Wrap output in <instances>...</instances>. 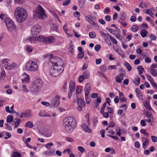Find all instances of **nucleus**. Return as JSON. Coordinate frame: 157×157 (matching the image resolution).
Wrapping results in <instances>:
<instances>
[{
  "mask_svg": "<svg viewBox=\"0 0 157 157\" xmlns=\"http://www.w3.org/2000/svg\"><path fill=\"white\" fill-rule=\"evenodd\" d=\"M14 15L17 21L19 23L24 22L28 16L26 10L19 6L16 8L14 11Z\"/></svg>",
  "mask_w": 157,
  "mask_h": 157,
  "instance_id": "obj_1",
  "label": "nucleus"
},
{
  "mask_svg": "<svg viewBox=\"0 0 157 157\" xmlns=\"http://www.w3.org/2000/svg\"><path fill=\"white\" fill-rule=\"evenodd\" d=\"M63 126L66 130L69 133L71 132L77 125L75 120L73 117H69L64 120Z\"/></svg>",
  "mask_w": 157,
  "mask_h": 157,
  "instance_id": "obj_2",
  "label": "nucleus"
},
{
  "mask_svg": "<svg viewBox=\"0 0 157 157\" xmlns=\"http://www.w3.org/2000/svg\"><path fill=\"white\" fill-rule=\"evenodd\" d=\"M43 83L42 81L40 78L35 80L30 88L31 91L33 93H36L41 87Z\"/></svg>",
  "mask_w": 157,
  "mask_h": 157,
  "instance_id": "obj_3",
  "label": "nucleus"
},
{
  "mask_svg": "<svg viewBox=\"0 0 157 157\" xmlns=\"http://www.w3.org/2000/svg\"><path fill=\"white\" fill-rule=\"evenodd\" d=\"M64 68L57 67V66H52L49 71L50 75L53 77H56L59 75L63 71Z\"/></svg>",
  "mask_w": 157,
  "mask_h": 157,
  "instance_id": "obj_4",
  "label": "nucleus"
},
{
  "mask_svg": "<svg viewBox=\"0 0 157 157\" xmlns=\"http://www.w3.org/2000/svg\"><path fill=\"white\" fill-rule=\"evenodd\" d=\"M25 68L29 71H35L38 70V66L36 62L30 60L27 63Z\"/></svg>",
  "mask_w": 157,
  "mask_h": 157,
  "instance_id": "obj_5",
  "label": "nucleus"
},
{
  "mask_svg": "<svg viewBox=\"0 0 157 157\" xmlns=\"http://www.w3.org/2000/svg\"><path fill=\"white\" fill-rule=\"evenodd\" d=\"M50 62L52 64V66H57V67L62 68H64V64L62 60L59 57L54 58V59L50 60Z\"/></svg>",
  "mask_w": 157,
  "mask_h": 157,
  "instance_id": "obj_6",
  "label": "nucleus"
},
{
  "mask_svg": "<svg viewBox=\"0 0 157 157\" xmlns=\"http://www.w3.org/2000/svg\"><path fill=\"white\" fill-rule=\"evenodd\" d=\"M9 61V60L7 59H5L2 60V62L4 64V67L6 69L9 70L17 67L16 63H10Z\"/></svg>",
  "mask_w": 157,
  "mask_h": 157,
  "instance_id": "obj_7",
  "label": "nucleus"
},
{
  "mask_svg": "<svg viewBox=\"0 0 157 157\" xmlns=\"http://www.w3.org/2000/svg\"><path fill=\"white\" fill-rule=\"evenodd\" d=\"M5 22L8 30L12 32L16 29V26L12 21L9 18H6L5 20Z\"/></svg>",
  "mask_w": 157,
  "mask_h": 157,
  "instance_id": "obj_8",
  "label": "nucleus"
},
{
  "mask_svg": "<svg viewBox=\"0 0 157 157\" xmlns=\"http://www.w3.org/2000/svg\"><path fill=\"white\" fill-rule=\"evenodd\" d=\"M36 13L38 15V17L40 19L43 20L47 17L43 9L40 6L39 8L36 11Z\"/></svg>",
  "mask_w": 157,
  "mask_h": 157,
  "instance_id": "obj_9",
  "label": "nucleus"
},
{
  "mask_svg": "<svg viewBox=\"0 0 157 157\" xmlns=\"http://www.w3.org/2000/svg\"><path fill=\"white\" fill-rule=\"evenodd\" d=\"M77 101L78 107H77V110L79 111L82 110V108L84 107L86 104L84 100L82 98H77Z\"/></svg>",
  "mask_w": 157,
  "mask_h": 157,
  "instance_id": "obj_10",
  "label": "nucleus"
},
{
  "mask_svg": "<svg viewBox=\"0 0 157 157\" xmlns=\"http://www.w3.org/2000/svg\"><path fill=\"white\" fill-rule=\"evenodd\" d=\"M60 102V98L58 96L55 97L51 102V106L55 107H58Z\"/></svg>",
  "mask_w": 157,
  "mask_h": 157,
  "instance_id": "obj_11",
  "label": "nucleus"
},
{
  "mask_svg": "<svg viewBox=\"0 0 157 157\" xmlns=\"http://www.w3.org/2000/svg\"><path fill=\"white\" fill-rule=\"evenodd\" d=\"M41 30L40 26L37 25L33 26L31 31L33 35H36L39 33Z\"/></svg>",
  "mask_w": 157,
  "mask_h": 157,
  "instance_id": "obj_12",
  "label": "nucleus"
},
{
  "mask_svg": "<svg viewBox=\"0 0 157 157\" xmlns=\"http://www.w3.org/2000/svg\"><path fill=\"white\" fill-rule=\"evenodd\" d=\"M91 90L90 84L89 83H87L85 86L84 91L85 95H89Z\"/></svg>",
  "mask_w": 157,
  "mask_h": 157,
  "instance_id": "obj_13",
  "label": "nucleus"
},
{
  "mask_svg": "<svg viewBox=\"0 0 157 157\" xmlns=\"http://www.w3.org/2000/svg\"><path fill=\"white\" fill-rule=\"evenodd\" d=\"M81 126L83 130L85 132L89 133L91 132V129L85 124H82Z\"/></svg>",
  "mask_w": 157,
  "mask_h": 157,
  "instance_id": "obj_14",
  "label": "nucleus"
},
{
  "mask_svg": "<svg viewBox=\"0 0 157 157\" xmlns=\"http://www.w3.org/2000/svg\"><path fill=\"white\" fill-rule=\"evenodd\" d=\"M142 147L145 149L146 148V146L149 144V140L147 138L143 137L142 139Z\"/></svg>",
  "mask_w": 157,
  "mask_h": 157,
  "instance_id": "obj_15",
  "label": "nucleus"
},
{
  "mask_svg": "<svg viewBox=\"0 0 157 157\" xmlns=\"http://www.w3.org/2000/svg\"><path fill=\"white\" fill-rule=\"evenodd\" d=\"M23 112L25 117H29L32 116V111L30 110H27Z\"/></svg>",
  "mask_w": 157,
  "mask_h": 157,
  "instance_id": "obj_16",
  "label": "nucleus"
},
{
  "mask_svg": "<svg viewBox=\"0 0 157 157\" xmlns=\"http://www.w3.org/2000/svg\"><path fill=\"white\" fill-rule=\"evenodd\" d=\"M46 44H48L54 42L55 40V37L51 36H49L47 38Z\"/></svg>",
  "mask_w": 157,
  "mask_h": 157,
  "instance_id": "obj_17",
  "label": "nucleus"
},
{
  "mask_svg": "<svg viewBox=\"0 0 157 157\" xmlns=\"http://www.w3.org/2000/svg\"><path fill=\"white\" fill-rule=\"evenodd\" d=\"M118 90L119 93V96L120 100L121 101L126 102L127 99L124 97V94L119 90Z\"/></svg>",
  "mask_w": 157,
  "mask_h": 157,
  "instance_id": "obj_18",
  "label": "nucleus"
},
{
  "mask_svg": "<svg viewBox=\"0 0 157 157\" xmlns=\"http://www.w3.org/2000/svg\"><path fill=\"white\" fill-rule=\"evenodd\" d=\"M68 50L72 55H73L74 52V45L72 41L69 45Z\"/></svg>",
  "mask_w": 157,
  "mask_h": 157,
  "instance_id": "obj_19",
  "label": "nucleus"
},
{
  "mask_svg": "<svg viewBox=\"0 0 157 157\" xmlns=\"http://www.w3.org/2000/svg\"><path fill=\"white\" fill-rule=\"evenodd\" d=\"M98 155V152H93L92 151H90L88 153V157H96Z\"/></svg>",
  "mask_w": 157,
  "mask_h": 157,
  "instance_id": "obj_20",
  "label": "nucleus"
},
{
  "mask_svg": "<svg viewBox=\"0 0 157 157\" xmlns=\"http://www.w3.org/2000/svg\"><path fill=\"white\" fill-rule=\"evenodd\" d=\"M75 85L74 82L71 81L69 83L70 91H73L75 89Z\"/></svg>",
  "mask_w": 157,
  "mask_h": 157,
  "instance_id": "obj_21",
  "label": "nucleus"
},
{
  "mask_svg": "<svg viewBox=\"0 0 157 157\" xmlns=\"http://www.w3.org/2000/svg\"><path fill=\"white\" fill-rule=\"evenodd\" d=\"M82 75L84 77L85 79L89 78L90 77V73L88 70H86L84 71Z\"/></svg>",
  "mask_w": 157,
  "mask_h": 157,
  "instance_id": "obj_22",
  "label": "nucleus"
},
{
  "mask_svg": "<svg viewBox=\"0 0 157 157\" xmlns=\"http://www.w3.org/2000/svg\"><path fill=\"white\" fill-rule=\"evenodd\" d=\"M38 115L41 117H50L51 116L47 113H45L43 112H40L38 114Z\"/></svg>",
  "mask_w": 157,
  "mask_h": 157,
  "instance_id": "obj_23",
  "label": "nucleus"
},
{
  "mask_svg": "<svg viewBox=\"0 0 157 157\" xmlns=\"http://www.w3.org/2000/svg\"><path fill=\"white\" fill-rule=\"evenodd\" d=\"M51 29L53 31L57 32L58 27L55 23H53L51 24Z\"/></svg>",
  "mask_w": 157,
  "mask_h": 157,
  "instance_id": "obj_24",
  "label": "nucleus"
},
{
  "mask_svg": "<svg viewBox=\"0 0 157 157\" xmlns=\"http://www.w3.org/2000/svg\"><path fill=\"white\" fill-rule=\"evenodd\" d=\"M22 82L24 83L25 82L26 83L29 82H30V79L29 76L27 74H26V77L25 78L21 79Z\"/></svg>",
  "mask_w": 157,
  "mask_h": 157,
  "instance_id": "obj_25",
  "label": "nucleus"
},
{
  "mask_svg": "<svg viewBox=\"0 0 157 157\" xmlns=\"http://www.w3.org/2000/svg\"><path fill=\"white\" fill-rule=\"evenodd\" d=\"M37 39H39L42 41L43 42H44L46 44L47 38L42 36H40L37 37Z\"/></svg>",
  "mask_w": 157,
  "mask_h": 157,
  "instance_id": "obj_26",
  "label": "nucleus"
},
{
  "mask_svg": "<svg viewBox=\"0 0 157 157\" xmlns=\"http://www.w3.org/2000/svg\"><path fill=\"white\" fill-rule=\"evenodd\" d=\"M120 15L121 17L119 20V21L121 23L122 21L125 19V15L124 14V13L123 12L121 13Z\"/></svg>",
  "mask_w": 157,
  "mask_h": 157,
  "instance_id": "obj_27",
  "label": "nucleus"
},
{
  "mask_svg": "<svg viewBox=\"0 0 157 157\" xmlns=\"http://www.w3.org/2000/svg\"><path fill=\"white\" fill-rule=\"evenodd\" d=\"M44 57L45 58H48V59H49L50 62L51 60H52V59H54V58H53V55L51 54H46L44 55Z\"/></svg>",
  "mask_w": 157,
  "mask_h": 157,
  "instance_id": "obj_28",
  "label": "nucleus"
},
{
  "mask_svg": "<svg viewBox=\"0 0 157 157\" xmlns=\"http://www.w3.org/2000/svg\"><path fill=\"white\" fill-rule=\"evenodd\" d=\"M150 70V73L151 75L154 76H155L157 74V70L155 69L151 68Z\"/></svg>",
  "mask_w": 157,
  "mask_h": 157,
  "instance_id": "obj_29",
  "label": "nucleus"
},
{
  "mask_svg": "<svg viewBox=\"0 0 157 157\" xmlns=\"http://www.w3.org/2000/svg\"><path fill=\"white\" fill-rule=\"evenodd\" d=\"M13 120V116L11 115H9L6 118V122L7 123H10Z\"/></svg>",
  "mask_w": 157,
  "mask_h": 157,
  "instance_id": "obj_30",
  "label": "nucleus"
},
{
  "mask_svg": "<svg viewBox=\"0 0 157 157\" xmlns=\"http://www.w3.org/2000/svg\"><path fill=\"white\" fill-rule=\"evenodd\" d=\"M25 126L30 128H33V124L30 121L27 122L25 125Z\"/></svg>",
  "mask_w": 157,
  "mask_h": 157,
  "instance_id": "obj_31",
  "label": "nucleus"
},
{
  "mask_svg": "<svg viewBox=\"0 0 157 157\" xmlns=\"http://www.w3.org/2000/svg\"><path fill=\"white\" fill-rule=\"evenodd\" d=\"M133 82L135 85L136 86L139 85L140 82V78L138 77V78H135L134 80H133Z\"/></svg>",
  "mask_w": 157,
  "mask_h": 157,
  "instance_id": "obj_32",
  "label": "nucleus"
},
{
  "mask_svg": "<svg viewBox=\"0 0 157 157\" xmlns=\"http://www.w3.org/2000/svg\"><path fill=\"white\" fill-rule=\"evenodd\" d=\"M115 79L116 82L118 83H122V81L123 79V78H122V77H120V76L117 75Z\"/></svg>",
  "mask_w": 157,
  "mask_h": 157,
  "instance_id": "obj_33",
  "label": "nucleus"
},
{
  "mask_svg": "<svg viewBox=\"0 0 157 157\" xmlns=\"http://www.w3.org/2000/svg\"><path fill=\"white\" fill-rule=\"evenodd\" d=\"M106 110L108 113L113 114L114 113V111L113 109L110 107L107 106L106 108Z\"/></svg>",
  "mask_w": 157,
  "mask_h": 157,
  "instance_id": "obj_34",
  "label": "nucleus"
},
{
  "mask_svg": "<svg viewBox=\"0 0 157 157\" xmlns=\"http://www.w3.org/2000/svg\"><path fill=\"white\" fill-rule=\"evenodd\" d=\"M100 112L103 115L104 117L105 118H108L109 117L108 113L107 112H104V110H103L102 111H100Z\"/></svg>",
  "mask_w": 157,
  "mask_h": 157,
  "instance_id": "obj_35",
  "label": "nucleus"
},
{
  "mask_svg": "<svg viewBox=\"0 0 157 157\" xmlns=\"http://www.w3.org/2000/svg\"><path fill=\"white\" fill-rule=\"evenodd\" d=\"M124 65L126 67L128 71H130L131 70L132 67L127 62H125L124 63Z\"/></svg>",
  "mask_w": 157,
  "mask_h": 157,
  "instance_id": "obj_36",
  "label": "nucleus"
},
{
  "mask_svg": "<svg viewBox=\"0 0 157 157\" xmlns=\"http://www.w3.org/2000/svg\"><path fill=\"white\" fill-rule=\"evenodd\" d=\"M86 2V0H82L81 1H78L80 8H83V6L85 4Z\"/></svg>",
  "mask_w": 157,
  "mask_h": 157,
  "instance_id": "obj_37",
  "label": "nucleus"
},
{
  "mask_svg": "<svg viewBox=\"0 0 157 157\" xmlns=\"http://www.w3.org/2000/svg\"><path fill=\"white\" fill-rule=\"evenodd\" d=\"M88 95H85L86 103L87 104H89L91 101V98L90 97L88 96Z\"/></svg>",
  "mask_w": 157,
  "mask_h": 157,
  "instance_id": "obj_38",
  "label": "nucleus"
},
{
  "mask_svg": "<svg viewBox=\"0 0 157 157\" xmlns=\"http://www.w3.org/2000/svg\"><path fill=\"white\" fill-rule=\"evenodd\" d=\"M139 29V27L136 25H133L131 28V30L133 32H136Z\"/></svg>",
  "mask_w": 157,
  "mask_h": 157,
  "instance_id": "obj_39",
  "label": "nucleus"
},
{
  "mask_svg": "<svg viewBox=\"0 0 157 157\" xmlns=\"http://www.w3.org/2000/svg\"><path fill=\"white\" fill-rule=\"evenodd\" d=\"M147 33V32L145 30H142L140 32V35L143 37H145L146 36V34Z\"/></svg>",
  "mask_w": 157,
  "mask_h": 157,
  "instance_id": "obj_40",
  "label": "nucleus"
},
{
  "mask_svg": "<svg viewBox=\"0 0 157 157\" xmlns=\"http://www.w3.org/2000/svg\"><path fill=\"white\" fill-rule=\"evenodd\" d=\"M84 56V52H79L77 58L79 59H82L83 57Z\"/></svg>",
  "mask_w": 157,
  "mask_h": 157,
  "instance_id": "obj_41",
  "label": "nucleus"
},
{
  "mask_svg": "<svg viewBox=\"0 0 157 157\" xmlns=\"http://www.w3.org/2000/svg\"><path fill=\"white\" fill-rule=\"evenodd\" d=\"M116 51L122 57H124V54L121 50L117 49L116 50Z\"/></svg>",
  "mask_w": 157,
  "mask_h": 157,
  "instance_id": "obj_42",
  "label": "nucleus"
},
{
  "mask_svg": "<svg viewBox=\"0 0 157 157\" xmlns=\"http://www.w3.org/2000/svg\"><path fill=\"white\" fill-rule=\"evenodd\" d=\"M106 29L108 30L111 34L113 35H115V34L116 32V30H115L107 28H106Z\"/></svg>",
  "mask_w": 157,
  "mask_h": 157,
  "instance_id": "obj_43",
  "label": "nucleus"
},
{
  "mask_svg": "<svg viewBox=\"0 0 157 157\" xmlns=\"http://www.w3.org/2000/svg\"><path fill=\"white\" fill-rule=\"evenodd\" d=\"M27 39L29 42L32 43L34 41L36 40V38L34 37H29Z\"/></svg>",
  "mask_w": 157,
  "mask_h": 157,
  "instance_id": "obj_44",
  "label": "nucleus"
},
{
  "mask_svg": "<svg viewBox=\"0 0 157 157\" xmlns=\"http://www.w3.org/2000/svg\"><path fill=\"white\" fill-rule=\"evenodd\" d=\"M76 91L77 94H80L82 91V87L80 86H78L76 87Z\"/></svg>",
  "mask_w": 157,
  "mask_h": 157,
  "instance_id": "obj_45",
  "label": "nucleus"
},
{
  "mask_svg": "<svg viewBox=\"0 0 157 157\" xmlns=\"http://www.w3.org/2000/svg\"><path fill=\"white\" fill-rule=\"evenodd\" d=\"M5 72L4 71H2L1 73V76H0V79L1 80H4L5 77Z\"/></svg>",
  "mask_w": 157,
  "mask_h": 157,
  "instance_id": "obj_46",
  "label": "nucleus"
},
{
  "mask_svg": "<svg viewBox=\"0 0 157 157\" xmlns=\"http://www.w3.org/2000/svg\"><path fill=\"white\" fill-rule=\"evenodd\" d=\"M5 109L7 113H15L16 112L15 111H11L10 110L9 107L8 106H6L5 107Z\"/></svg>",
  "mask_w": 157,
  "mask_h": 157,
  "instance_id": "obj_47",
  "label": "nucleus"
},
{
  "mask_svg": "<svg viewBox=\"0 0 157 157\" xmlns=\"http://www.w3.org/2000/svg\"><path fill=\"white\" fill-rule=\"evenodd\" d=\"M92 25L93 27L95 28L96 29L98 30L99 29V27L97 23H95L94 21L93 22V23H92Z\"/></svg>",
  "mask_w": 157,
  "mask_h": 157,
  "instance_id": "obj_48",
  "label": "nucleus"
},
{
  "mask_svg": "<svg viewBox=\"0 0 157 157\" xmlns=\"http://www.w3.org/2000/svg\"><path fill=\"white\" fill-rule=\"evenodd\" d=\"M85 19L90 23V24H92L94 21H93L92 19H91L90 17H89L87 16H85Z\"/></svg>",
  "mask_w": 157,
  "mask_h": 157,
  "instance_id": "obj_49",
  "label": "nucleus"
},
{
  "mask_svg": "<svg viewBox=\"0 0 157 157\" xmlns=\"http://www.w3.org/2000/svg\"><path fill=\"white\" fill-rule=\"evenodd\" d=\"M53 145V144L52 142L48 143L45 145V147L47 149H50L51 148V146Z\"/></svg>",
  "mask_w": 157,
  "mask_h": 157,
  "instance_id": "obj_50",
  "label": "nucleus"
},
{
  "mask_svg": "<svg viewBox=\"0 0 157 157\" xmlns=\"http://www.w3.org/2000/svg\"><path fill=\"white\" fill-rule=\"evenodd\" d=\"M90 37L91 38H94L96 36V34L95 33L93 32H90L89 33Z\"/></svg>",
  "mask_w": 157,
  "mask_h": 157,
  "instance_id": "obj_51",
  "label": "nucleus"
},
{
  "mask_svg": "<svg viewBox=\"0 0 157 157\" xmlns=\"http://www.w3.org/2000/svg\"><path fill=\"white\" fill-rule=\"evenodd\" d=\"M13 157H21V155L18 152H14L13 155Z\"/></svg>",
  "mask_w": 157,
  "mask_h": 157,
  "instance_id": "obj_52",
  "label": "nucleus"
},
{
  "mask_svg": "<svg viewBox=\"0 0 157 157\" xmlns=\"http://www.w3.org/2000/svg\"><path fill=\"white\" fill-rule=\"evenodd\" d=\"M78 150L81 153H83L85 151V149L82 146H79L78 147Z\"/></svg>",
  "mask_w": 157,
  "mask_h": 157,
  "instance_id": "obj_53",
  "label": "nucleus"
},
{
  "mask_svg": "<svg viewBox=\"0 0 157 157\" xmlns=\"http://www.w3.org/2000/svg\"><path fill=\"white\" fill-rule=\"evenodd\" d=\"M146 13L149 15H151V14H154L151 11L150 9H146Z\"/></svg>",
  "mask_w": 157,
  "mask_h": 157,
  "instance_id": "obj_54",
  "label": "nucleus"
},
{
  "mask_svg": "<svg viewBox=\"0 0 157 157\" xmlns=\"http://www.w3.org/2000/svg\"><path fill=\"white\" fill-rule=\"evenodd\" d=\"M146 105L145 106V108L147 109H148L149 110H152L151 106H150L149 104H148L147 102H146Z\"/></svg>",
  "mask_w": 157,
  "mask_h": 157,
  "instance_id": "obj_55",
  "label": "nucleus"
},
{
  "mask_svg": "<svg viewBox=\"0 0 157 157\" xmlns=\"http://www.w3.org/2000/svg\"><path fill=\"white\" fill-rule=\"evenodd\" d=\"M71 2V0H66L63 3V6H66L69 5Z\"/></svg>",
  "mask_w": 157,
  "mask_h": 157,
  "instance_id": "obj_56",
  "label": "nucleus"
},
{
  "mask_svg": "<svg viewBox=\"0 0 157 157\" xmlns=\"http://www.w3.org/2000/svg\"><path fill=\"white\" fill-rule=\"evenodd\" d=\"M101 48V46L99 44H97L94 47V49L96 51H99Z\"/></svg>",
  "mask_w": 157,
  "mask_h": 157,
  "instance_id": "obj_57",
  "label": "nucleus"
},
{
  "mask_svg": "<svg viewBox=\"0 0 157 157\" xmlns=\"http://www.w3.org/2000/svg\"><path fill=\"white\" fill-rule=\"evenodd\" d=\"M105 42L106 43H107L108 44H109L110 46L112 44L111 42L110 41V40L107 37H106V38H105Z\"/></svg>",
  "mask_w": 157,
  "mask_h": 157,
  "instance_id": "obj_58",
  "label": "nucleus"
},
{
  "mask_svg": "<svg viewBox=\"0 0 157 157\" xmlns=\"http://www.w3.org/2000/svg\"><path fill=\"white\" fill-rule=\"evenodd\" d=\"M5 125L6 126V129H7L9 131L12 130V128L10 124L7 123H6L5 124Z\"/></svg>",
  "mask_w": 157,
  "mask_h": 157,
  "instance_id": "obj_59",
  "label": "nucleus"
},
{
  "mask_svg": "<svg viewBox=\"0 0 157 157\" xmlns=\"http://www.w3.org/2000/svg\"><path fill=\"white\" fill-rule=\"evenodd\" d=\"M110 12V8L109 7H107L105 9L104 13L106 14H108Z\"/></svg>",
  "mask_w": 157,
  "mask_h": 157,
  "instance_id": "obj_60",
  "label": "nucleus"
},
{
  "mask_svg": "<svg viewBox=\"0 0 157 157\" xmlns=\"http://www.w3.org/2000/svg\"><path fill=\"white\" fill-rule=\"evenodd\" d=\"M14 3L15 4H22L23 3V0H14Z\"/></svg>",
  "mask_w": 157,
  "mask_h": 157,
  "instance_id": "obj_61",
  "label": "nucleus"
},
{
  "mask_svg": "<svg viewBox=\"0 0 157 157\" xmlns=\"http://www.w3.org/2000/svg\"><path fill=\"white\" fill-rule=\"evenodd\" d=\"M26 50L29 52H30L33 51L32 48L30 46H27L26 48Z\"/></svg>",
  "mask_w": 157,
  "mask_h": 157,
  "instance_id": "obj_62",
  "label": "nucleus"
},
{
  "mask_svg": "<svg viewBox=\"0 0 157 157\" xmlns=\"http://www.w3.org/2000/svg\"><path fill=\"white\" fill-rule=\"evenodd\" d=\"M100 70L102 72H105L106 70V66L105 65L102 66L100 68Z\"/></svg>",
  "mask_w": 157,
  "mask_h": 157,
  "instance_id": "obj_63",
  "label": "nucleus"
},
{
  "mask_svg": "<svg viewBox=\"0 0 157 157\" xmlns=\"http://www.w3.org/2000/svg\"><path fill=\"white\" fill-rule=\"evenodd\" d=\"M110 40L114 44H117V41L116 40V39L114 38L113 37H112Z\"/></svg>",
  "mask_w": 157,
  "mask_h": 157,
  "instance_id": "obj_64",
  "label": "nucleus"
}]
</instances>
